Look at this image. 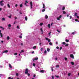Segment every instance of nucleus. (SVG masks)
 Segmentation results:
<instances>
[{"label":"nucleus","instance_id":"393cba45","mask_svg":"<svg viewBox=\"0 0 79 79\" xmlns=\"http://www.w3.org/2000/svg\"><path fill=\"white\" fill-rule=\"evenodd\" d=\"M16 76H18L19 74L18 73H16Z\"/></svg>","mask_w":79,"mask_h":79},{"label":"nucleus","instance_id":"a18cd8bd","mask_svg":"<svg viewBox=\"0 0 79 79\" xmlns=\"http://www.w3.org/2000/svg\"><path fill=\"white\" fill-rule=\"evenodd\" d=\"M40 30L42 32H43V30H42V28H41Z\"/></svg>","mask_w":79,"mask_h":79},{"label":"nucleus","instance_id":"8fccbe9b","mask_svg":"<svg viewBox=\"0 0 79 79\" xmlns=\"http://www.w3.org/2000/svg\"><path fill=\"white\" fill-rule=\"evenodd\" d=\"M70 19H71L72 18V16H70Z\"/></svg>","mask_w":79,"mask_h":79},{"label":"nucleus","instance_id":"1a4fd4ad","mask_svg":"<svg viewBox=\"0 0 79 79\" xmlns=\"http://www.w3.org/2000/svg\"><path fill=\"white\" fill-rule=\"evenodd\" d=\"M69 40H68L66 39L65 40V42H69Z\"/></svg>","mask_w":79,"mask_h":79},{"label":"nucleus","instance_id":"2eb2a0df","mask_svg":"<svg viewBox=\"0 0 79 79\" xmlns=\"http://www.w3.org/2000/svg\"><path fill=\"white\" fill-rule=\"evenodd\" d=\"M50 49H49V48H47V51L48 52H50Z\"/></svg>","mask_w":79,"mask_h":79},{"label":"nucleus","instance_id":"4d7b16f0","mask_svg":"<svg viewBox=\"0 0 79 79\" xmlns=\"http://www.w3.org/2000/svg\"><path fill=\"white\" fill-rule=\"evenodd\" d=\"M15 6L16 7H17V6H18V4H16Z\"/></svg>","mask_w":79,"mask_h":79},{"label":"nucleus","instance_id":"9d476101","mask_svg":"<svg viewBox=\"0 0 79 79\" xmlns=\"http://www.w3.org/2000/svg\"><path fill=\"white\" fill-rule=\"evenodd\" d=\"M48 16L47 15H45V19H48Z\"/></svg>","mask_w":79,"mask_h":79},{"label":"nucleus","instance_id":"de8ad7c7","mask_svg":"<svg viewBox=\"0 0 79 79\" xmlns=\"http://www.w3.org/2000/svg\"><path fill=\"white\" fill-rule=\"evenodd\" d=\"M33 65L34 66H35V63L33 64Z\"/></svg>","mask_w":79,"mask_h":79},{"label":"nucleus","instance_id":"69168bd1","mask_svg":"<svg viewBox=\"0 0 79 79\" xmlns=\"http://www.w3.org/2000/svg\"><path fill=\"white\" fill-rule=\"evenodd\" d=\"M32 53H34V51H33L31 52Z\"/></svg>","mask_w":79,"mask_h":79},{"label":"nucleus","instance_id":"5fc2aeb1","mask_svg":"<svg viewBox=\"0 0 79 79\" xmlns=\"http://www.w3.org/2000/svg\"><path fill=\"white\" fill-rule=\"evenodd\" d=\"M77 18H78V19H79V16H77Z\"/></svg>","mask_w":79,"mask_h":79},{"label":"nucleus","instance_id":"bf43d9fd","mask_svg":"<svg viewBox=\"0 0 79 79\" xmlns=\"http://www.w3.org/2000/svg\"><path fill=\"white\" fill-rule=\"evenodd\" d=\"M35 77V74H34V76H33V77Z\"/></svg>","mask_w":79,"mask_h":79},{"label":"nucleus","instance_id":"79ce46f5","mask_svg":"<svg viewBox=\"0 0 79 79\" xmlns=\"http://www.w3.org/2000/svg\"><path fill=\"white\" fill-rule=\"evenodd\" d=\"M44 53L45 54L47 53V51L45 50V51H44Z\"/></svg>","mask_w":79,"mask_h":79},{"label":"nucleus","instance_id":"09e8293b","mask_svg":"<svg viewBox=\"0 0 79 79\" xmlns=\"http://www.w3.org/2000/svg\"><path fill=\"white\" fill-rule=\"evenodd\" d=\"M11 15H10V16L8 17V18H11Z\"/></svg>","mask_w":79,"mask_h":79},{"label":"nucleus","instance_id":"e433bc0d","mask_svg":"<svg viewBox=\"0 0 79 79\" xmlns=\"http://www.w3.org/2000/svg\"><path fill=\"white\" fill-rule=\"evenodd\" d=\"M68 44H67L65 45L66 47H67V46H68Z\"/></svg>","mask_w":79,"mask_h":79},{"label":"nucleus","instance_id":"a211bd4d","mask_svg":"<svg viewBox=\"0 0 79 79\" xmlns=\"http://www.w3.org/2000/svg\"><path fill=\"white\" fill-rule=\"evenodd\" d=\"M7 6H8V8H10V5L9 4H7Z\"/></svg>","mask_w":79,"mask_h":79},{"label":"nucleus","instance_id":"2f4dec72","mask_svg":"<svg viewBox=\"0 0 79 79\" xmlns=\"http://www.w3.org/2000/svg\"><path fill=\"white\" fill-rule=\"evenodd\" d=\"M40 72H41V73H44V71L43 70H41Z\"/></svg>","mask_w":79,"mask_h":79},{"label":"nucleus","instance_id":"4c0bfd02","mask_svg":"<svg viewBox=\"0 0 79 79\" xmlns=\"http://www.w3.org/2000/svg\"><path fill=\"white\" fill-rule=\"evenodd\" d=\"M55 77H57V78H58V77H59V76H58L56 75Z\"/></svg>","mask_w":79,"mask_h":79},{"label":"nucleus","instance_id":"6e6552de","mask_svg":"<svg viewBox=\"0 0 79 79\" xmlns=\"http://www.w3.org/2000/svg\"><path fill=\"white\" fill-rule=\"evenodd\" d=\"M0 5L2 6H3L4 5L3 3H0Z\"/></svg>","mask_w":79,"mask_h":79},{"label":"nucleus","instance_id":"680f3d73","mask_svg":"<svg viewBox=\"0 0 79 79\" xmlns=\"http://www.w3.org/2000/svg\"><path fill=\"white\" fill-rule=\"evenodd\" d=\"M28 74H27V76H30V74H29V73H27Z\"/></svg>","mask_w":79,"mask_h":79},{"label":"nucleus","instance_id":"c85d7f7f","mask_svg":"<svg viewBox=\"0 0 79 79\" xmlns=\"http://www.w3.org/2000/svg\"><path fill=\"white\" fill-rule=\"evenodd\" d=\"M62 44H63V45H65V44H66V43H65L64 42H63L62 43Z\"/></svg>","mask_w":79,"mask_h":79},{"label":"nucleus","instance_id":"13d9d810","mask_svg":"<svg viewBox=\"0 0 79 79\" xmlns=\"http://www.w3.org/2000/svg\"><path fill=\"white\" fill-rule=\"evenodd\" d=\"M72 34H73V35H74V32H73L72 33Z\"/></svg>","mask_w":79,"mask_h":79},{"label":"nucleus","instance_id":"37998d69","mask_svg":"<svg viewBox=\"0 0 79 79\" xmlns=\"http://www.w3.org/2000/svg\"><path fill=\"white\" fill-rule=\"evenodd\" d=\"M17 29H19V26H17Z\"/></svg>","mask_w":79,"mask_h":79},{"label":"nucleus","instance_id":"774afa93","mask_svg":"<svg viewBox=\"0 0 79 79\" xmlns=\"http://www.w3.org/2000/svg\"><path fill=\"white\" fill-rule=\"evenodd\" d=\"M8 79H11V77H9Z\"/></svg>","mask_w":79,"mask_h":79},{"label":"nucleus","instance_id":"f3484780","mask_svg":"<svg viewBox=\"0 0 79 79\" xmlns=\"http://www.w3.org/2000/svg\"><path fill=\"white\" fill-rule=\"evenodd\" d=\"M3 2H4V1L3 0H2L0 2V3H2Z\"/></svg>","mask_w":79,"mask_h":79},{"label":"nucleus","instance_id":"c756f323","mask_svg":"<svg viewBox=\"0 0 79 79\" xmlns=\"http://www.w3.org/2000/svg\"><path fill=\"white\" fill-rule=\"evenodd\" d=\"M33 49H35L36 48V46H34L33 47Z\"/></svg>","mask_w":79,"mask_h":79},{"label":"nucleus","instance_id":"338daca9","mask_svg":"<svg viewBox=\"0 0 79 79\" xmlns=\"http://www.w3.org/2000/svg\"><path fill=\"white\" fill-rule=\"evenodd\" d=\"M56 45H57V44H58V42H56Z\"/></svg>","mask_w":79,"mask_h":79},{"label":"nucleus","instance_id":"ea45409f","mask_svg":"<svg viewBox=\"0 0 79 79\" xmlns=\"http://www.w3.org/2000/svg\"><path fill=\"white\" fill-rule=\"evenodd\" d=\"M14 55H18V53H15Z\"/></svg>","mask_w":79,"mask_h":79},{"label":"nucleus","instance_id":"052dcab7","mask_svg":"<svg viewBox=\"0 0 79 79\" xmlns=\"http://www.w3.org/2000/svg\"><path fill=\"white\" fill-rule=\"evenodd\" d=\"M62 49V47H60V50H61Z\"/></svg>","mask_w":79,"mask_h":79},{"label":"nucleus","instance_id":"7ed1b4c3","mask_svg":"<svg viewBox=\"0 0 79 79\" xmlns=\"http://www.w3.org/2000/svg\"><path fill=\"white\" fill-rule=\"evenodd\" d=\"M70 56L72 58H73V59H74V56L73 55V54H71Z\"/></svg>","mask_w":79,"mask_h":79},{"label":"nucleus","instance_id":"864d4df0","mask_svg":"<svg viewBox=\"0 0 79 79\" xmlns=\"http://www.w3.org/2000/svg\"><path fill=\"white\" fill-rule=\"evenodd\" d=\"M41 51H42L43 50V48H41Z\"/></svg>","mask_w":79,"mask_h":79},{"label":"nucleus","instance_id":"e2e57ef3","mask_svg":"<svg viewBox=\"0 0 79 79\" xmlns=\"http://www.w3.org/2000/svg\"><path fill=\"white\" fill-rule=\"evenodd\" d=\"M25 2H26V3H28V2H27V1H25Z\"/></svg>","mask_w":79,"mask_h":79},{"label":"nucleus","instance_id":"3c124183","mask_svg":"<svg viewBox=\"0 0 79 79\" xmlns=\"http://www.w3.org/2000/svg\"><path fill=\"white\" fill-rule=\"evenodd\" d=\"M56 48H57V49H58L59 48V47L58 46H57L56 47Z\"/></svg>","mask_w":79,"mask_h":79},{"label":"nucleus","instance_id":"603ef678","mask_svg":"<svg viewBox=\"0 0 79 79\" xmlns=\"http://www.w3.org/2000/svg\"><path fill=\"white\" fill-rule=\"evenodd\" d=\"M68 76H71V73H69L68 74Z\"/></svg>","mask_w":79,"mask_h":79},{"label":"nucleus","instance_id":"c9c22d12","mask_svg":"<svg viewBox=\"0 0 79 79\" xmlns=\"http://www.w3.org/2000/svg\"><path fill=\"white\" fill-rule=\"evenodd\" d=\"M40 26H42V25H43V23H41L40 24Z\"/></svg>","mask_w":79,"mask_h":79},{"label":"nucleus","instance_id":"cd10ccee","mask_svg":"<svg viewBox=\"0 0 79 79\" xmlns=\"http://www.w3.org/2000/svg\"><path fill=\"white\" fill-rule=\"evenodd\" d=\"M64 59L65 61H67L68 60V59L66 57H64Z\"/></svg>","mask_w":79,"mask_h":79},{"label":"nucleus","instance_id":"9b49d317","mask_svg":"<svg viewBox=\"0 0 79 79\" xmlns=\"http://www.w3.org/2000/svg\"><path fill=\"white\" fill-rule=\"evenodd\" d=\"M48 27H49V28H50V24H48Z\"/></svg>","mask_w":79,"mask_h":79},{"label":"nucleus","instance_id":"f8f14e48","mask_svg":"<svg viewBox=\"0 0 79 79\" xmlns=\"http://www.w3.org/2000/svg\"><path fill=\"white\" fill-rule=\"evenodd\" d=\"M77 13H75V14H74V16H77Z\"/></svg>","mask_w":79,"mask_h":79},{"label":"nucleus","instance_id":"5701e85b","mask_svg":"<svg viewBox=\"0 0 79 79\" xmlns=\"http://www.w3.org/2000/svg\"><path fill=\"white\" fill-rule=\"evenodd\" d=\"M2 21H5V18H2Z\"/></svg>","mask_w":79,"mask_h":79},{"label":"nucleus","instance_id":"423d86ee","mask_svg":"<svg viewBox=\"0 0 79 79\" xmlns=\"http://www.w3.org/2000/svg\"><path fill=\"white\" fill-rule=\"evenodd\" d=\"M43 8L44 9H45V4L44 3H43Z\"/></svg>","mask_w":79,"mask_h":79},{"label":"nucleus","instance_id":"4be33fe9","mask_svg":"<svg viewBox=\"0 0 79 79\" xmlns=\"http://www.w3.org/2000/svg\"><path fill=\"white\" fill-rule=\"evenodd\" d=\"M45 11V9H43L42 10V12H44Z\"/></svg>","mask_w":79,"mask_h":79},{"label":"nucleus","instance_id":"0eeeda50","mask_svg":"<svg viewBox=\"0 0 79 79\" xmlns=\"http://www.w3.org/2000/svg\"><path fill=\"white\" fill-rule=\"evenodd\" d=\"M8 52V51L6 50V51H5L4 52H2V53H7Z\"/></svg>","mask_w":79,"mask_h":79},{"label":"nucleus","instance_id":"b1692460","mask_svg":"<svg viewBox=\"0 0 79 79\" xmlns=\"http://www.w3.org/2000/svg\"><path fill=\"white\" fill-rule=\"evenodd\" d=\"M0 35L1 37H3V35H2V33H0Z\"/></svg>","mask_w":79,"mask_h":79},{"label":"nucleus","instance_id":"aec40b11","mask_svg":"<svg viewBox=\"0 0 79 79\" xmlns=\"http://www.w3.org/2000/svg\"><path fill=\"white\" fill-rule=\"evenodd\" d=\"M65 7H64V6L63 7H62V10H65Z\"/></svg>","mask_w":79,"mask_h":79},{"label":"nucleus","instance_id":"f704fd0d","mask_svg":"<svg viewBox=\"0 0 79 79\" xmlns=\"http://www.w3.org/2000/svg\"><path fill=\"white\" fill-rule=\"evenodd\" d=\"M66 12L65 11H63V14H66Z\"/></svg>","mask_w":79,"mask_h":79},{"label":"nucleus","instance_id":"58836bf2","mask_svg":"<svg viewBox=\"0 0 79 79\" xmlns=\"http://www.w3.org/2000/svg\"><path fill=\"white\" fill-rule=\"evenodd\" d=\"M52 79H54V76H52Z\"/></svg>","mask_w":79,"mask_h":79},{"label":"nucleus","instance_id":"39448f33","mask_svg":"<svg viewBox=\"0 0 79 79\" xmlns=\"http://www.w3.org/2000/svg\"><path fill=\"white\" fill-rule=\"evenodd\" d=\"M45 39L46 40H48L49 42H50V39H48V38H45Z\"/></svg>","mask_w":79,"mask_h":79},{"label":"nucleus","instance_id":"49530a36","mask_svg":"<svg viewBox=\"0 0 79 79\" xmlns=\"http://www.w3.org/2000/svg\"><path fill=\"white\" fill-rule=\"evenodd\" d=\"M11 24H9L8 27H11Z\"/></svg>","mask_w":79,"mask_h":79},{"label":"nucleus","instance_id":"412c9836","mask_svg":"<svg viewBox=\"0 0 79 79\" xmlns=\"http://www.w3.org/2000/svg\"><path fill=\"white\" fill-rule=\"evenodd\" d=\"M7 40H9L10 39V37L9 36H7Z\"/></svg>","mask_w":79,"mask_h":79},{"label":"nucleus","instance_id":"4468645a","mask_svg":"<svg viewBox=\"0 0 79 79\" xmlns=\"http://www.w3.org/2000/svg\"><path fill=\"white\" fill-rule=\"evenodd\" d=\"M75 21H76V22H79V20H78V19H75Z\"/></svg>","mask_w":79,"mask_h":79},{"label":"nucleus","instance_id":"dca6fc26","mask_svg":"<svg viewBox=\"0 0 79 79\" xmlns=\"http://www.w3.org/2000/svg\"><path fill=\"white\" fill-rule=\"evenodd\" d=\"M25 21H27V17H25Z\"/></svg>","mask_w":79,"mask_h":79},{"label":"nucleus","instance_id":"f03ea898","mask_svg":"<svg viewBox=\"0 0 79 79\" xmlns=\"http://www.w3.org/2000/svg\"><path fill=\"white\" fill-rule=\"evenodd\" d=\"M61 17H62V15H60L59 17L57 18V20H60V18H61Z\"/></svg>","mask_w":79,"mask_h":79},{"label":"nucleus","instance_id":"a878e982","mask_svg":"<svg viewBox=\"0 0 79 79\" xmlns=\"http://www.w3.org/2000/svg\"><path fill=\"white\" fill-rule=\"evenodd\" d=\"M20 7H21V8H22V7H23V5L22 4H20Z\"/></svg>","mask_w":79,"mask_h":79},{"label":"nucleus","instance_id":"7c9ffc66","mask_svg":"<svg viewBox=\"0 0 79 79\" xmlns=\"http://www.w3.org/2000/svg\"><path fill=\"white\" fill-rule=\"evenodd\" d=\"M35 60H38V58L36 57L35 58Z\"/></svg>","mask_w":79,"mask_h":79},{"label":"nucleus","instance_id":"72a5a7b5","mask_svg":"<svg viewBox=\"0 0 79 79\" xmlns=\"http://www.w3.org/2000/svg\"><path fill=\"white\" fill-rule=\"evenodd\" d=\"M49 44L50 45H52V42H50Z\"/></svg>","mask_w":79,"mask_h":79},{"label":"nucleus","instance_id":"a19ab883","mask_svg":"<svg viewBox=\"0 0 79 79\" xmlns=\"http://www.w3.org/2000/svg\"><path fill=\"white\" fill-rule=\"evenodd\" d=\"M51 69H52V71H53V67L51 68Z\"/></svg>","mask_w":79,"mask_h":79},{"label":"nucleus","instance_id":"6ab92c4d","mask_svg":"<svg viewBox=\"0 0 79 79\" xmlns=\"http://www.w3.org/2000/svg\"><path fill=\"white\" fill-rule=\"evenodd\" d=\"M71 64H72V65H74V63L72 62H71Z\"/></svg>","mask_w":79,"mask_h":79},{"label":"nucleus","instance_id":"0e129e2a","mask_svg":"<svg viewBox=\"0 0 79 79\" xmlns=\"http://www.w3.org/2000/svg\"><path fill=\"white\" fill-rule=\"evenodd\" d=\"M57 32H59V33L60 32V31H58V30H57Z\"/></svg>","mask_w":79,"mask_h":79},{"label":"nucleus","instance_id":"6e6d98bb","mask_svg":"<svg viewBox=\"0 0 79 79\" xmlns=\"http://www.w3.org/2000/svg\"><path fill=\"white\" fill-rule=\"evenodd\" d=\"M21 46H23V44L22 43H21Z\"/></svg>","mask_w":79,"mask_h":79},{"label":"nucleus","instance_id":"ddd939ff","mask_svg":"<svg viewBox=\"0 0 79 79\" xmlns=\"http://www.w3.org/2000/svg\"><path fill=\"white\" fill-rule=\"evenodd\" d=\"M9 66L10 68H12V66H11V64H9Z\"/></svg>","mask_w":79,"mask_h":79},{"label":"nucleus","instance_id":"bb28decb","mask_svg":"<svg viewBox=\"0 0 79 79\" xmlns=\"http://www.w3.org/2000/svg\"><path fill=\"white\" fill-rule=\"evenodd\" d=\"M56 68H59V65H56Z\"/></svg>","mask_w":79,"mask_h":79},{"label":"nucleus","instance_id":"20e7f679","mask_svg":"<svg viewBox=\"0 0 79 79\" xmlns=\"http://www.w3.org/2000/svg\"><path fill=\"white\" fill-rule=\"evenodd\" d=\"M30 4L31 6V9H32V2L31 1L30 2Z\"/></svg>","mask_w":79,"mask_h":79},{"label":"nucleus","instance_id":"473e14b6","mask_svg":"<svg viewBox=\"0 0 79 79\" xmlns=\"http://www.w3.org/2000/svg\"><path fill=\"white\" fill-rule=\"evenodd\" d=\"M21 52H23V53H24V50H22L20 53H21Z\"/></svg>","mask_w":79,"mask_h":79},{"label":"nucleus","instance_id":"f257e3e1","mask_svg":"<svg viewBox=\"0 0 79 79\" xmlns=\"http://www.w3.org/2000/svg\"><path fill=\"white\" fill-rule=\"evenodd\" d=\"M28 69H26L25 70V74H28L29 73V72H28Z\"/></svg>","mask_w":79,"mask_h":79},{"label":"nucleus","instance_id":"c03bdc74","mask_svg":"<svg viewBox=\"0 0 79 79\" xmlns=\"http://www.w3.org/2000/svg\"><path fill=\"white\" fill-rule=\"evenodd\" d=\"M19 38H20V39H22V36H21V35H20V36H19Z\"/></svg>","mask_w":79,"mask_h":79}]
</instances>
